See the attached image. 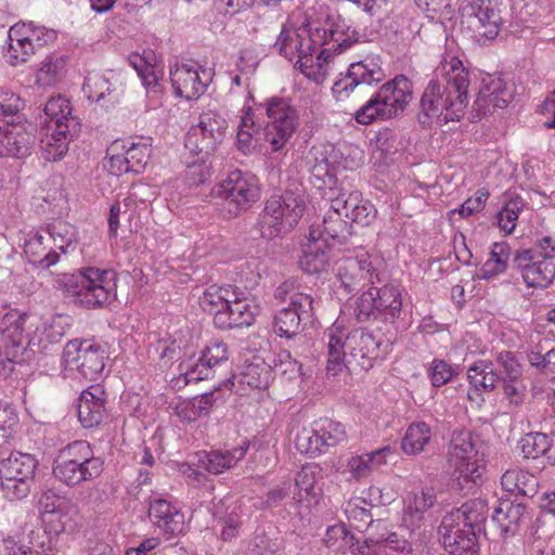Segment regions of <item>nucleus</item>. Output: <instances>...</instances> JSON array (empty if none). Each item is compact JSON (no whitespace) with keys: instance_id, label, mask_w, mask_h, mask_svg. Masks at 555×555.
Segmentation results:
<instances>
[{"instance_id":"nucleus-27","label":"nucleus","mask_w":555,"mask_h":555,"mask_svg":"<svg viewBox=\"0 0 555 555\" xmlns=\"http://www.w3.org/2000/svg\"><path fill=\"white\" fill-rule=\"evenodd\" d=\"M149 516L168 538L177 537L184 531V514L165 499L151 502Z\"/></svg>"},{"instance_id":"nucleus-52","label":"nucleus","mask_w":555,"mask_h":555,"mask_svg":"<svg viewBox=\"0 0 555 555\" xmlns=\"http://www.w3.org/2000/svg\"><path fill=\"white\" fill-rule=\"evenodd\" d=\"M233 288L234 287L230 285L225 287L210 286L199 298L201 307L205 311L214 314L215 311L224 309L228 305L227 302H229V298L233 295Z\"/></svg>"},{"instance_id":"nucleus-29","label":"nucleus","mask_w":555,"mask_h":555,"mask_svg":"<svg viewBox=\"0 0 555 555\" xmlns=\"http://www.w3.org/2000/svg\"><path fill=\"white\" fill-rule=\"evenodd\" d=\"M411 544L399 540L396 533L369 534L362 542L358 541L353 554L359 555H411Z\"/></svg>"},{"instance_id":"nucleus-35","label":"nucleus","mask_w":555,"mask_h":555,"mask_svg":"<svg viewBox=\"0 0 555 555\" xmlns=\"http://www.w3.org/2000/svg\"><path fill=\"white\" fill-rule=\"evenodd\" d=\"M36 52L20 24L13 25L8 31V47L4 53L7 62L12 66H18L28 62Z\"/></svg>"},{"instance_id":"nucleus-6","label":"nucleus","mask_w":555,"mask_h":555,"mask_svg":"<svg viewBox=\"0 0 555 555\" xmlns=\"http://www.w3.org/2000/svg\"><path fill=\"white\" fill-rule=\"evenodd\" d=\"M413 96L412 82L403 75L384 83L378 91L354 113L361 125L388 120L402 114Z\"/></svg>"},{"instance_id":"nucleus-45","label":"nucleus","mask_w":555,"mask_h":555,"mask_svg":"<svg viewBox=\"0 0 555 555\" xmlns=\"http://www.w3.org/2000/svg\"><path fill=\"white\" fill-rule=\"evenodd\" d=\"M430 439L431 430L426 423H413L408 427L402 438L401 448L405 454L416 455L424 451Z\"/></svg>"},{"instance_id":"nucleus-26","label":"nucleus","mask_w":555,"mask_h":555,"mask_svg":"<svg viewBox=\"0 0 555 555\" xmlns=\"http://www.w3.org/2000/svg\"><path fill=\"white\" fill-rule=\"evenodd\" d=\"M34 144V135L23 127L0 120V157H27Z\"/></svg>"},{"instance_id":"nucleus-64","label":"nucleus","mask_w":555,"mask_h":555,"mask_svg":"<svg viewBox=\"0 0 555 555\" xmlns=\"http://www.w3.org/2000/svg\"><path fill=\"white\" fill-rule=\"evenodd\" d=\"M259 64V54L254 48H245L240 51L236 62L237 70L243 75H251Z\"/></svg>"},{"instance_id":"nucleus-12","label":"nucleus","mask_w":555,"mask_h":555,"mask_svg":"<svg viewBox=\"0 0 555 555\" xmlns=\"http://www.w3.org/2000/svg\"><path fill=\"white\" fill-rule=\"evenodd\" d=\"M37 460L29 453L14 452L0 462V488L9 500L26 498L31 489Z\"/></svg>"},{"instance_id":"nucleus-63","label":"nucleus","mask_w":555,"mask_h":555,"mask_svg":"<svg viewBox=\"0 0 555 555\" xmlns=\"http://www.w3.org/2000/svg\"><path fill=\"white\" fill-rule=\"evenodd\" d=\"M454 371L444 360L435 359L429 369L428 376L434 387H440L451 380Z\"/></svg>"},{"instance_id":"nucleus-24","label":"nucleus","mask_w":555,"mask_h":555,"mask_svg":"<svg viewBox=\"0 0 555 555\" xmlns=\"http://www.w3.org/2000/svg\"><path fill=\"white\" fill-rule=\"evenodd\" d=\"M273 379V371L269 364L261 359L244 365L237 376L229 379L225 384L231 390L243 395L249 389H267Z\"/></svg>"},{"instance_id":"nucleus-49","label":"nucleus","mask_w":555,"mask_h":555,"mask_svg":"<svg viewBox=\"0 0 555 555\" xmlns=\"http://www.w3.org/2000/svg\"><path fill=\"white\" fill-rule=\"evenodd\" d=\"M525 202L518 195L511 196L504 204L502 209L498 212V225L505 234H511L518 220L519 214L524 209Z\"/></svg>"},{"instance_id":"nucleus-19","label":"nucleus","mask_w":555,"mask_h":555,"mask_svg":"<svg viewBox=\"0 0 555 555\" xmlns=\"http://www.w3.org/2000/svg\"><path fill=\"white\" fill-rule=\"evenodd\" d=\"M321 51H326V60L331 62L332 53H341L359 39V34L340 15H330L323 28H314Z\"/></svg>"},{"instance_id":"nucleus-43","label":"nucleus","mask_w":555,"mask_h":555,"mask_svg":"<svg viewBox=\"0 0 555 555\" xmlns=\"http://www.w3.org/2000/svg\"><path fill=\"white\" fill-rule=\"evenodd\" d=\"M50 130L51 133H47L41 139V150L47 160L56 162L66 154L73 133L66 127H61L60 130Z\"/></svg>"},{"instance_id":"nucleus-22","label":"nucleus","mask_w":555,"mask_h":555,"mask_svg":"<svg viewBox=\"0 0 555 555\" xmlns=\"http://www.w3.org/2000/svg\"><path fill=\"white\" fill-rule=\"evenodd\" d=\"M25 319L18 317L14 320L3 319L0 326V377L11 371L10 365L17 361L18 356L26 350V336L24 334Z\"/></svg>"},{"instance_id":"nucleus-46","label":"nucleus","mask_w":555,"mask_h":555,"mask_svg":"<svg viewBox=\"0 0 555 555\" xmlns=\"http://www.w3.org/2000/svg\"><path fill=\"white\" fill-rule=\"evenodd\" d=\"M345 217V209H336L335 198L323 218L324 234L333 240L345 241L351 234V224Z\"/></svg>"},{"instance_id":"nucleus-28","label":"nucleus","mask_w":555,"mask_h":555,"mask_svg":"<svg viewBox=\"0 0 555 555\" xmlns=\"http://www.w3.org/2000/svg\"><path fill=\"white\" fill-rule=\"evenodd\" d=\"M379 493L380 490L378 488L371 487L369 489V499L356 496L346 503L345 513L350 525L357 530L364 531L369 528H373L374 526L379 527L382 525L380 521H377V524L374 525L371 515V508L374 505L384 503Z\"/></svg>"},{"instance_id":"nucleus-9","label":"nucleus","mask_w":555,"mask_h":555,"mask_svg":"<svg viewBox=\"0 0 555 555\" xmlns=\"http://www.w3.org/2000/svg\"><path fill=\"white\" fill-rule=\"evenodd\" d=\"M555 242L544 236L529 249L517 251L514 257L527 287L547 288L555 280Z\"/></svg>"},{"instance_id":"nucleus-15","label":"nucleus","mask_w":555,"mask_h":555,"mask_svg":"<svg viewBox=\"0 0 555 555\" xmlns=\"http://www.w3.org/2000/svg\"><path fill=\"white\" fill-rule=\"evenodd\" d=\"M228 122L220 114L208 111L199 116L198 124L186 133L184 145L194 154H210L222 142Z\"/></svg>"},{"instance_id":"nucleus-44","label":"nucleus","mask_w":555,"mask_h":555,"mask_svg":"<svg viewBox=\"0 0 555 555\" xmlns=\"http://www.w3.org/2000/svg\"><path fill=\"white\" fill-rule=\"evenodd\" d=\"M67 61L63 55L51 54L40 63L36 75L37 83L44 87L55 86L66 74Z\"/></svg>"},{"instance_id":"nucleus-20","label":"nucleus","mask_w":555,"mask_h":555,"mask_svg":"<svg viewBox=\"0 0 555 555\" xmlns=\"http://www.w3.org/2000/svg\"><path fill=\"white\" fill-rule=\"evenodd\" d=\"M224 309L215 311L214 323L218 328L249 326L254 323L259 312L255 300L245 296L238 288H233V295Z\"/></svg>"},{"instance_id":"nucleus-8","label":"nucleus","mask_w":555,"mask_h":555,"mask_svg":"<svg viewBox=\"0 0 555 555\" xmlns=\"http://www.w3.org/2000/svg\"><path fill=\"white\" fill-rule=\"evenodd\" d=\"M485 449L483 442L472 431L455 430L448 447L447 460L459 478L477 483L486 468Z\"/></svg>"},{"instance_id":"nucleus-3","label":"nucleus","mask_w":555,"mask_h":555,"mask_svg":"<svg viewBox=\"0 0 555 555\" xmlns=\"http://www.w3.org/2000/svg\"><path fill=\"white\" fill-rule=\"evenodd\" d=\"M274 47L289 61L297 59L300 72L310 80L320 85L330 74V61L326 51H321L313 29L283 27Z\"/></svg>"},{"instance_id":"nucleus-37","label":"nucleus","mask_w":555,"mask_h":555,"mask_svg":"<svg viewBox=\"0 0 555 555\" xmlns=\"http://www.w3.org/2000/svg\"><path fill=\"white\" fill-rule=\"evenodd\" d=\"M467 378L477 393L493 391L501 382V375L496 372L493 363L487 360H478L469 365Z\"/></svg>"},{"instance_id":"nucleus-23","label":"nucleus","mask_w":555,"mask_h":555,"mask_svg":"<svg viewBox=\"0 0 555 555\" xmlns=\"http://www.w3.org/2000/svg\"><path fill=\"white\" fill-rule=\"evenodd\" d=\"M384 78L385 74L379 63L374 57H366L351 63L347 75L335 81L332 90L337 98H341L343 94L358 86L378 83Z\"/></svg>"},{"instance_id":"nucleus-58","label":"nucleus","mask_w":555,"mask_h":555,"mask_svg":"<svg viewBox=\"0 0 555 555\" xmlns=\"http://www.w3.org/2000/svg\"><path fill=\"white\" fill-rule=\"evenodd\" d=\"M551 448V440L542 433H531L521 440V452L525 457L537 459Z\"/></svg>"},{"instance_id":"nucleus-10","label":"nucleus","mask_w":555,"mask_h":555,"mask_svg":"<svg viewBox=\"0 0 555 555\" xmlns=\"http://www.w3.org/2000/svg\"><path fill=\"white\" fill-rule=\"evenodd\" d=\"M478 515L468 504L443 517L439 526V535L444 548L452 555H478L477 537L474 525Z\"/></svg>"},{"instance_id":"nucleus-21","label":"nucleus","mask_w":555,"mask_h":555,"mask_svg":"<svg viewBox=\"0 0 555 555\" xmlns=\"http://www.w3.org/2000/svg\"><path fill=\"white\" fill-rule=\"evenodd\" d=\"M336 276L341 286L352 293L367 284L374 283L377 276L375 269L367 254H360L356 257H346L336 262Z\"/></svg>"},{"instance_id":"nucleus-53","label":"nucleus","mask_w":555,"mask_h":555,"mask_svg":"<svg viewBox=\"0 0 555 555\" xmlns=\"http://www.w3.org/2000/svg\"><path fill=\"white\" fill-rule=\"evenodd\" d=\"M522 507L512 502H502L495 508L493 520L501 527L504 532H514L521 518Z\"/></svg>"},{"instance_id":"nucleus-61","label":"nucleus","mask_w":555,"mask_h":555,"mask_svg":"<svg viewBox=\"0 0 555 555\" xmlns=\"http://www.w3.org/2000/svg\"><path fill=\"white\" fill-rule=\"evenodd\" d=\"M26 36L30 39L36 51L55 39V33L43 26H36L33 23H18Z\"/></svg>"},{"instance_id":"nucleus-2","label":"nucleus","mask_w":555,"mask_h":555,"mask_svg":"<svg viewBox=\"0 0 555 555\" xmlns=\"http://www.w3.org/2000/svg\"><path fill=\"white\" fill-rule=\"evenodd\" d=\"M326 337L327 375L337 376L344 369L350 373L367 371L383 357L380 340L361 328L347 331L334 324Z\"/></svg>"},{"instance_id":"nucleus-4","label":"nucleus","mask_w":555,"mask_h":555,"mask_svg":"<svg viewBox=\"0 0 555 555\" xmlns=\"http://www.w3.org/2000/svg\"><path fill=\"white\" fill-rule=\"evenodd\" d=\"M66 297L87 309L104 306L116 295V274L112 270L87 267L57 280Z\"/></svg>"},{"instance_id":"nucleus-11","label":"nucleus","mask_w":555,"mask_h":555,"mask_svg":"<svg viewBox=\"0 0 555 555\" xmlns=\"http://www.w3.org/2000/svg\"><path fill=\"white\" fill-rule=\"evenodd\" d=\"M260 106L269 119L264 141L272 152L282 151L299 126L298 112L286 99L278 96L267 99Z\"/></svg>"},{"instance_id":"nucleus-47","label":"nucleus","mask_w":555,"mask_h":555,"mask_svg":"<svg viewBox=\"0 0 555 555\" xmlns=\"http://www.w3.org/2000/svg\"><path fill=\"white\" fill-rule=\"evenodd\" d=\"M48 236L50 241L64 254L74 250L77 245L76 228L63 220H56L49 225Z\"/></svg>"},{"instance_id":"nucleus-50","label":"nucleus","mask_w":555,"mask_h":555,"mask_svg":"<svg viewBox=\"0 0 555 555\" xmlns=\"http://www.w3.org/2000/svg\"><path fill=\"white\" fill-rule=\"evenodd\" d=\"M310 235L314 241V244L308 246L304 251V255L299 260V264L301 269L308 273H319L325 270L328 263V256L321 249V246L318 245V238L314 235V231H311Z\"/></svg>"},{"instance_id":"nucleus-7","label":"nucleus","mask_w":555,"mask_h":555,"mask_svg":"<svg viewBox=\"0 0 555 555\" xmlns=\"http://www.w3.org/2000/svg\"><path fill=\"white\" fill-rule=\"evenodd\" d=\"M306 210L304 194L287 190L267 199L257 228L263 238L272 240L292 231Z\"/></svg>"},{"instance_id":"nucleus-48","label":"nucleus","mask_w":555,"mask_h":555,"mask_svg":"<svg viewBox=\"0 0 555 555\" xmlns=\"http://www.w3.org/2000/svg\"><path fill=\"white\" fill-rule=\"evenodd\" d=\"M41 516L48 514L72 515L77 512L76 505L70 499L57 494L54 490L42 492L39 499Z\"/></svg>"},{"instance_id":"nucleus-56","label":"nucleus","mask_w":555,"mask_h":555,"mask_svg":"<svg viewBox=\"0 0 555 555\" xmlns=\"http://www.w3.org/2000/svg\"><path fill=\"white\" fill-rule=\"evenodd\" d=\"M321 440L315 425L313 428H304L299 431L296 436L295 446L300 453L315 456L325 452Z\"/></svg>"},{"instance_id":"nucleus-59","label":"nucleus","mask_w":555,"mask_h":555,"mask_svg":"<svg viewBox=\"0 0 555 555\" xmlns=\"http://www.w3.org/2000/svg\"><path fill=\"white\" fill-rule=\"evenodd\" d=\"M354 315L359 322L379 318L374 287L369 288L356 300Z\"/></svg>"},{"instance_id":"nucleus-17","label":"nucleus","mask_w":555,"mask_h":555,"mask_svg":"<svg viewBox=\"0 0 555 555\" xmlns=\"http://www.w3.org/2000/svg\"><path fill=\"white\" fill-rule=\"evenodd\" d=\"M313 305L314 301L310 295L304 293L292 294L288 307L279 310L274 317V333L287 339L297 336L302 330L301 323L311 321L313 318Z\"/></svg>"},{"instance_id":"nucleus-42","label":"nucleus","mask_w":555,"mask_h":555,"mask_svg":"<svg viewBox=\"0 0 555 555\" xmlns=\"http://www.w3.org/2000/svg\"><path fill=\"white\" fill-rule=\"evenodd\" d=\"M501 485L505 491L524 496H533L537 493V478L519 468L507 469L502 478Z\"/></svg>"},{"instance_id":"nucleus-41","label":"nucleus","mask_w":555,"mask_h":555,"mask_svg":"<svg viewBox=\"0 0 555 555\" xmlns=\"http://www.w3.org/2000/svg\"><path fill=\"white\" fill-rule=\"evenodd\" d=\"M129 63L140 76L147 95L158 98L163 93V86L159 81L163 77L162 70L140 54L130 55Z\"/></svg>"},{"instance_id":"nucleus-33","label":"nucleus","mask_w":555,"mask_h":555,"mask_svg":"<svg viewBox=\"0 0 555 555\" xmlns=\"http://www.w3.org/2000/svg\"><path fill=\"white\" fill-rule=\"evenodd\" d=\"M323 469L319 465H304L295 478L298 501H307L308 506L317 503L323 491Z\"/></svg>"},{"instance_id":"nucleus-32","label":"nucleus","mask_w":555,"mask_h":555,"mask_svg":"<svg viewBox=\"0 0 555 555\" xmlns=\"http://www.w3.org/2000/svg\"><path fill=\"white\" fill-rule=\"evenodd\" d=\"M229 359L228 346L223 341H211L203 350L202 356L198 358L194 365L186 364L185 378L190 380H199L209 377V371L227 362Z\"/></svg>"},{"instance_id":"nucleus-51","label":"nucleus","mask_w":555,"mask_h":555,"mask_svg":"<svg viewBox=\"0 0 555 555\" xmlns=\"http://www.w3.org/2000/svg\"><path fill=\"white\" fill-rule=\"evenodd\" d=\"M214 403L211 393H204L201 397H196L188 402L182 403L179 406L178 415L182 421L191 423L197 418L207 415Z\"/></svg>"},{"instance_id":"nucleus-55","label":"nucleus","mask_w":555,"mask_h":555,"mask_svg":"<svg viewBox=\"0 0 555 555\" xmlns=\"http://www.w3.org/2000/svg\"><path fill=\"white\" fill-rule=\"evenodd\" d=\"M436 501L433 489L425 488L412 492L408 498L406 515L413 520H421L423 513L430 508Z\"/></svg>"},{"instance_id":"nucleus-18","label":"nucleus","mask_w":555,"mask_h":555,"mask_svg":"<svg viewBox=\"0 0 555 555\" xmlns=\"http://www.w3.org/2000/svg\"><path fill=\"white\" fill-rule=\"evenodd\" d=\"M169 75L175 94L188 101L203 95L211 81L210 73L196 63H177Z\"/></svg>"},{"instance_id":"nucleus-5","label":"nucleus","mask_w":555,"mask_h":555,"mask_svg":"<svg viewBox=\"0 0 555 555\" xmlns=\"http://www.w3.org/2000/svg\"><path fill=\"white\" fill-rule=\"evenodd\" d=\"M104 470V460L96 456L86 440H75L59 450L53 461V476L68 487L95 480Z\"/></svg>"},{"instance_id":"nucleus-54","label":"nucleus","mask_w":555,"mask_h":555,"mask_svg":"<svg viewBox=\"0 0 555 555\" xmlns=\"http://www.w3.org/2000/svg\"><path fill=\"white\" fill-rule=\"evenodd\" d=\"M128 163L132 167V172L140 173L149 163L151 156V138H141L139 141H132L125 151Z\"/></svg>"},{"instance_id":"nucleus-16","label":"nucleus","mask_w":555,"mask_h":555,"mask_svg":"<svg viewBox=\"0 0 555 555\" xmlns=\"http://www.w3.org/2000/svg\"><path fill=\"white\" fill-rule=\"evenodd\" d=\"M500 5V0H472L462 9V23L466 24L476 37L493 39L502 24Z\"/></svg>"},{"instance_id":"nucleus-38","label":"nucleus","mask_w":555,"mask_h":555,"mask_svg":"<svg viewBox=\"0 0 555 555\" xmlns=\"http://www.w3.org/2000/svg\"><path fill=\"white\" fill-rule=\"evenodd\" d=\"M248 448L249 443L245 441L243 444L232 450H214L206 453L205 456L201 459V462L207 472L218 475L233 467L241 461L245 456Z\"/></svg>"},{"instance_id":"nucleus-13","label":"nucleus","mask_w":555,"mask_h":555,"mask_svg":"<svg viewBox=\"0 0 555 555\" xmlns=\"http://www.w3.org/2000/svg\"><path fill=\"white\" fill-rule=\"evenodd\" d=\"M105 359V348L90 340H70L63 350L64 366L77 371L90 380H95L101 375Z\"/></svg>"},{"instance_id":"nucleus-39","label":"nucleus","mask_w":555,"mask_h":555,"mask_svg":"<svg viewBox=\"0 0 555 555\" xmlns=\"http://www.w3.org/2000/svg\"><path fill=\"white\" fill-rule=\"evenodd\" d=\"M44 114L47 116L48 129L60 130L66 127L73 131L77 122L72 116V106L69 101L64 96H53L44 105Z\"/></svg>"},{"instance_id":"nucleus-57","label":"nucleus","mask_w":555,"mask_h":555,"mask_svg":"<svg viewBox=\"0 0 555 555\" xmlns=\"http://www.w3.org/2000/svg\"><path fill=\"white\" fill-rule=\"evenodd\" d=\"M318 433L320 434L322 444L326 451L330 447H334L341 442L346 437L345 427L337 422L325 418L315 423Z\"/></svg>"},{"instance_id":"nucleus-60","label":"nucleus","mask_w":555,"mask_h":555,"mask_svg":"<svg viewBox=\"0 0 555 555\" xmlns=\"http://www.w3.org/2000/svg\"><path fill=\"white\" fill-rule=\"evenodd\" d=\"M496 363L503 376L501 378H521L522 366L511 351H502L496 354Z\"/></svg>"},{"instance_id":"nucleus-25","label":"nucleus","mask_w":555,"mask_h":555,"mask_svg":"<svg viewBox=\"0 0 555 555\" xmlns=\"http://www.w3.org/2000/svg\"><path fill=\"white\" fill-rule=\"evenodd\" d=\"M513 99V91L502 79H491L479 90L473 108L478 117L505 108Z\"/></svg>"},{"instance_id":"nucleus-40","label":"nucleus","mask_w":555,"mask_h":555,"mask_svg":"<svg viewBox=\"0 0 555 555\" xmlns=\"http://www.w3.org/2000/svg\"><path fill=\"white\" fill-rule=\"evenodd\" d=\"M379 318L385 321L399 318L402 309L401 289L395 285H384L380 288L374 287Z\"/></svg>"},{"instance_id":"nucleus-62","label":"nucleus","mask_w":555,"mask_h":555,"mask_svg":"<svg viewBox=\"0 0 555 555\" xmlns=\"http://www.w3.org/2000/svg\"><path fill=\"white\" fill-rule=\"evenodd\" d=\"M353 537L349 534L346 527L341 524L327 528L324 542L327 547L339 551L352 541Z\"/></svg>"},{"instance_id":"nucleus-1","label":"nucleus","mask_w":555,"mask_h":555,"mask_svg":"<svg viewBox=\"0 0 555 555\" xmlns=\"http://www.w3.org/2000/svg\"><path fill=\"white\" fill-rule=\"evenodd\" d=\"M469 72L462 61L447 54L436 68L421 100L417 120L424 128L460 120L468 105Z\"/></svg>"},{"instance_id":"nucleus-30","label":"nucleus","mask_w":555,"mask_h":555,"mask_svg":"<svg viewBox=\"0 0 555 555\" xmlns=\"http://www.w3.org/2000/svg\"><path fill=\"white\" fill-rule=\"evenodd\" d=\"M336 209H345V218L350 224L356 222L361 225H369L375 219L377 210L375 206L363 199L359 192H341L335 197Z\"/></svg>"},{"instance_id":"nucleus-31","label":"nucleus","mask_w":555,"mask_h":555,"mask_svg":"<svg viewBox=\"0 0 555 555\" xmlns=\"http://www.w3.org/2000/svg\"><path fill=\"white\" fill-rule=\"evenodd\" d=\"M105 415L104 390L100 385H92L80 393L78 417L85 428L98 426Z\"/></svg>"},{"instance_id":"nucleus-14","label":"nucleus","mask_w":555,"mask_h":555,"mask_svg":"<svg viewBox=\"0 0 555 555\" xmlns=\"http://www.w3.org/2000/svg\"><path fill=\"white\" fill-rule=\"evenodd\" d=\"M218 195L233 206L234 215L249 209L260 198V184L256 176L241 170L231 171L221 181Z\"/></svg>"},{"instance_id":"nucleus-36","label":"nucleus","mask_w":555,"mask_h":555,"mask_svg":"<svg viewBox=\"0 0 555 555\" xmlns=\"http://www.w3.org/2000/svg\"><path fill=\"white\" fill-rule=\"evenodd\" d=\"M83 90L89 99L100 102L108 96L112 104L118 102L122 94L121 82L118 79L112 80L101 74H90L85 79Z\"/></svg>"},{"instance_id":"nucleus-34","label":"nucleus","mask_w":555,"mask_h":555,"mask_svg":"<svg viewBox=\"0 0 555 555\" xmlns=\"http://www.w3.org/2000/svg\"><path fill=\"white\" fill-rule=\"evenodd\" d=\"M50 237L40 232H30L24 243L28 261L41 268H50L60 260V255L49 247Z\"/></svg>"}]
</instances>
